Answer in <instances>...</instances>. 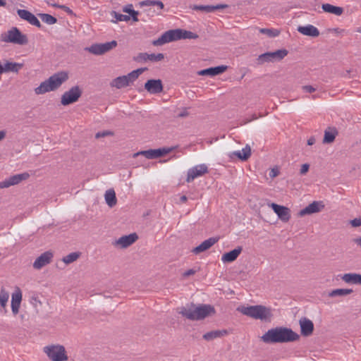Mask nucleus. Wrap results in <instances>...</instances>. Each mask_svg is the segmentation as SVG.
Masks as SVG:
<instances>
[{
    "label": "nucleus",
    "mask_w": 361,
    "mask_h": 361,
    "mask_svg": "<svg viewBox=\"0 0 361 361\" xmlns=\"http://www.w3.org/2000/svg\"><path fill=\"white\" fill-rule=\"evenodd\" d=\"M299 338L300 336L291 329L283 326L271 329L261 337L266 343L293 342Z\"/></svg>",
    "instance_id": "1"
},
{
    "label": "nucleus",
    "mask_w": 361,
    "mask_h": 361,
    "mask_svg": "<svg viewBox=\"0 0 361 361\" xmlns=\"http://www.w3.org/2000/svg\"><path fill=\"white\" fill-rule=\"evenodd\" d=\"M214 312V308L210 305L196 306L194 304H190L180 307L178 312L185 318L195 321L203 319Z\"/></svg>",
    "instance_id": "2"
},
{
    "label": "nucleus",
    "mask_w": 361,
    "mask_h": 361,
    "mask_svg": "<svg viewBox=\"0 0 361 361\" xmlns=\"http://www.w3.org/2000/svg\"><path fill=\"white\" fill-rule=\"evenodd\" d=\"M68 79V74L66 71H60L50 76L43 81L35 89L36 94H43L59 89L61 85Z\"/></svg>",
    "instance_id": "3"
},
{
    "label": "nucleus",
    "mask_w": 361,
    "mask_h": 361,
    "mask_svg": "<svg viewBox=\"0 0 361 361\" xmlns=\"http://www.w3.org/2000/svg\"><path fill=\"white\" fill-rule=\"evenodd\" d=\"M198 35L191 31L182 29L169 30L164 32L158 39L152 42L154 46H161L164 44L181 39H197Z\"/></svg>",
    "instance_id": "4"
},
{
    "label": "nucleus",
    "mask_w": 361,
    "mask_h": 361,
    "mask_svg": "<svg viewBox=\"0 0 361 361\" xmlns=\"http://www.w3.org/2000/svg\"><path fill=\"white\" fill-rule=\"evenodd\" d=\"M237 311L245 316L262 321H269L273 315L270 307L262 305L240 306Z\"/></svg>",
    "instance_id": "5"
},
{
    "label": "nucleus",
    "mask_w": 361,
    "mask_h": 361,
    "mask_svg": "<svg viewBox=\"0 0 361 361\" xmlns=\"http://www.w3.org/2000/svg\"><path fill=\"white\" fill-rule=\"evenodd\" d=\"M0 39L4 42L13 43L18 45H25L28 43L27 35L23 34L20 30L16 27H13L7 32L1 33Z\"/></svg>",
    "instance_id": "6"
},
{
    "label": "nucleus",
    "mask_w": 361,
    "mask_h": 361,
    "mask_svg": "<svg viewBox=\"0 0 361 361\" xmlns=\"http://www.w3.org/2000/svg\"><path fill=\"white\" fill-rule=\"evenodd\" d=\"M44 353L52 361H66L68 356L64 346L61 345H50L44 347Z\"/></svg>",
    "instance_id": "7"
},
{
    "label": "nucleus",
    "mask_w": 361,
    "mask_h": 361,
    "mask_svg": "<svg viewBox=\"0 0 361 361\" xmlns=\"http://www.w3.org/2000/svg\"><path fill=\"white\" fill-rule=\"evenodd\" d=\"M82 93V91L79 86H73L62 94L61 97V104L63 106H68L73 104L79 99Z\"/></svg>",
    "instance_id": "8"
},
{
    "label": "nucleus",
    "mask_w": 361,
    "mask_h": 361,
    "mask_svg": "<svg viewBox=\"0 0 361 361\" xmlns=\"http://www.w3.org/2000/svg\"><path fill=\"white\" fill-rule=\"evenodd\" d=\"M116 46L117 42L116 40H112L105 43L93 44L90 47H87L85 49L92 54L102 55L113 49Z\"/></svg>",
    "instance_id": "9"
},
{
    "label": "nucleus",
    "mask_w": 361,
    "mask_h": 361,
    "mask_svg": "<svg viewBox=\"0 0 361 361\" xmlns=\"http://www.w3.org/2000/svg\"><path fill=\"white\" fill-rule=\"evenodd\" d=\"M288 54V51L286 49H279L273 52H266L259 55L257 58L259 63H264V62H270L275 61H280L283 59Z\"/></svg>",
    "instance_id": "10"
},
{
    "label": "nucleus",
    "mask_w": 361,
    "mask_h": 361,
    "mask_svg": "<svg viewBox=\"0 0 361 361\" xmlns=\"http://www.w3.org/2000/svg\"><path fill=\"white\" fill-rule=\"evenodd\" d=\"M29 177L30 174L27 172L10 176L4 180L0 182V189L6 188L12 185H18L23 180H27Z\"/></svg>",
    "instance_id": "11"
},
{
    "label": "nucleus",
    "mask_w": 361,
    "mask_h": 361,
    "mask_svg": "<svg viewBox=\"0 0 361 361\" xmlns=\"http://www.w3.org/2000/svg\"><path fill=\"white\" fill-rule=\"evenodd\" d=\"M207 173H208V167L207 165L204 164L197 165L188 171L186 181L191 183L196 178L202 176Z\"/></svg>",
    "instance_id": "12"
},
{
    "label": "nucleus",
    "mask_w": 361,
    "mask_h": 361,
    "mask_svg": "<svg viewBox=\"0 0 361 361\" xmlns=\"http://www.w3.org/2000/svg\"><path fill=\"white\" fill-rule=\"evenodd\" d=\"M270 206L282 221L287 222L290 220V211L288 207L276 203H271Z\"/></svg>",
    "instance_id": "13"
},
{
    "label": "nucleus",
    "mask_w": 361,
    "mask_h": 361,
    "mask_svg": "<svg viewBox=\"0 0 361 361\" xmlns=\"http://www.w3.org/2000/svg\"><path fill=\"white\" fill-rule=\"evenodd\" d=\"M145 90L150 94H159L163 91V85L161 80H148L145 84Z\"/></svg>",
    "instance_id": "14"
},
{
    "label": "nucleus",
    "mask_w": 361,
    "mask_h": 361,
    "mask_svg": "<svg viewBox=\"0 0 361 361\" xmlns=\"http://www.w3.org/2000/svg\"><path fill=\"white\" fill-rule=\"evenodd\" d=\"M138 238L135 233H130L128 235H123L119 238L114 243V245L118 246L121 248H126L134 243Z\"/></svg>",
    "instance_id": "15"
},
{
    "label": "nucleus",
    "mask_w": 361,
    "mask_h": 361,
    "mask_svg": "<svg viewBox=\"0 0 361 361\" xmlns=\"http://www.w3.org/2000/svg\"><path fill=\"white\" fill-rule=\"evenodd\" d=\"M17 13L20 18L27 21L30 24L37 27H42V25L37 18L31 12L24 9H18L17 11Z\"/></svg>",
    "instance_id": "16"
},
{
    "label": "nucleus",
    "mask_w": 361,
    "mask_h": 361,
    "mask_svg": "<svg viewBox=\"0 0 361 361\" xmlns=\"http://www.w3.org/2000/svg\"><path fill=\"white\" fill-rule=\"evenodd\" d=\"M324 207V205L322 202H317L314 201L311 204H310L308 206L305 207L304 209H301L298 215L300 216H303L307 214H312L314 213L319 212Z\"/></svg>",
    "instance_id": "17"
},
{
    "label": "nucleus",
    "mask_w": 361,
    "mask_h": 361,
    "mask_svg": "<svg viewBox=\"0 0 361 361\" xmlns=\"http://www.w3.org/2000/svg\"><path fill=\"white\" fill-rule=\"evenodd\" d=\"M53 257V254L49 252H45L39 256L33 263V267L36 269H40L43 267L49 264Z\"/></svg>",
    "instance_id": "18"
},
{
    "label": "nucleus",
    "mask_w": 361,
    "mask_h": 361,
    "mask_svg": "<svg viewBox=\"0 0 361 361\" xmlns=\"http://www.w3.org/2000/svg\"><path fill=\"white\" fill-rule=\"evenodd\" d=\"M299 324L300 326V332L302 336H309L312 334L314 331V324L310 319L306 317H302L299 321Z\"/></svg>",
    "instance_id": "19"
},
{
    "label": "nucleus",
    "mask_w": 361,
    "mask_h": 361,
    "mask_svg": "<svg viewBox=\"0 0 361 361\" xmlns=\"http://www.w3.org/2000/svg\"><path fill=\"white\" fill-rule=\"evenodd\" d=\"M219 240L218 238H209L205 240H204L200 245L198 246L194 247L192 250V252L195 254L198 255L202 252H204L207 250H209L211 247H212L216 243H217Z\"/></svg>",
    "instance_id": "20"
},
{
    "label": "nucleus",
    "mask_w": 361,
    "mask_h": 361,
    "mask_svg": "<svg viewBox=\"0 0 361 361\" xmlns=\"http://www.w3.org/2000/svg\"><path fill=\"white\" fill-rule=\"evenodd\" d=\"M22 300V292L19 288H16L11 296V310L14 315L19 312L20 302Z\"/></svg>",
    "instance_id": "21"
},
{
    "label": "nucleus",
    "mask_w": 361,
    "mask_h": 361,
    "mask_svg": "<svg viewBox=\"0 0 361 361\" xmlns=\"http://www.w3.org/2000/svg\"><path fill=\"white\" fill-rule=\"evenodd\" d=\"M228 6L227 4H217L216 6H210V5H193L191 6L192 10L195 11H201L206 13H212L216 10L224 9L228 8Z\"/></svg>",
    "instance_id": "22"
},
{
    "label": "nucleus",
    "mask_w": 361,
    "mask_h": 361,
    "mask_svg": "<svg viewBox=\"0 0 361 361\" xmlns=\"http://www.w3.org/2000/svg\"><path fill=\"white\" fill-rule=\"evenodd\" d=\"M227 69L226 66H219L216 67L209 68L207 69L201 70L197 72L199 75H209L214 76L224 73Z\"/></svg>",
    "instance_id": "23"
},
{
    "label": "nucleus",
    "mask_w": 361,
    "mask_h": 361,
    "mask_svg": "<svg viewBox=\"0 0 361 361\" xmlns=\"http://www.w3.org/2000/svg\"><path fill=\"white\" fill-rule=\"evenodd\" d=\"M243 250L242 247L238 246L234 250L224 254L221 257V261L224 263H230L235 261Z\"/></svg>",
    "instance_id": "24"
},
{
    "label": "nucleus",
    "mask_w": 361,
    "mask_h": 361,
    "mask_svg": "<svg viewBox=\"0 0 361 361\" xmlns=\"http://www.w3.org/2000/svg\"><path fill=\"white\" fill-rule=\"evenodd\" d=\"M298 31L306 36L318 37L319 35V30L312 25H307L306 26H299Z\"/></svg>",
    "instance_id": "25"
},
{
    "label": "nucleus",
    "mask_w": 361,
    "mask_h": 361,
    "mask_svg": "<svg viewBox=\"0 0 361 361\" xmlns=\"http://www.w3.org/2000/svg\"><path fill=\"white\" fill-rule=\"evenodd\" d=\"M251 156V148L248 145H246L242 150L235 151L230 155L231 158L235 157L242 161L247 160Z\"/></svg>",
    "instance_id": "26"
},
{
    "label": "nucleus",
    "mask_w": 361,
    "mask_h": 361,
    "mask_svg": "<svg viewBox=\"0 0 361 361\" xmlns=\"http://www.w3.org/2000/svg\"><path fill=\"white\" fill-rule=\"evenodd\" d=\"M322 8L324 12L333 13L336 16H341L343 13L342 7L336 6L329 4H324Z\"/></svg>",
    "instance_id": "27"
},
{
    "label": "nucleus",
    "mask_w": 361,
    "mask_h": 361,
    "mask_svg": "<svg viewBox=\"0 0 361 361\" xmlns=\"http://www.w3.org/2000/svg\"><path fill=\"white\" fill-rule=\"evenodd\" d=\"M106 203L109 207H114L117 203L116 192L114 189H109L106 191L104 195Z\"/></svg>",
    "instance_id": "28"
},
{
    "label": "nucleus",
    "mask_w": 361,
    "mask_h": 361,
    "mask_svg": "<svg viewBox=\"0 0 361 361\" xmlns=\"http://www.w3.org/2000/svg\"><path fill=\"white\" fill-rule=\"evenodd\" d=\"M140 154L144 155L147 159H157L161 157L160 149H158L140 151L136 153L135 156Z\"/></svg>",
    "instance_id": "29"
},
{
    "label": "nucleus",
    "mask_w": 361,
    "mask_h": 361,
    "mask_svg": "<svg viewBox=\"0 0 361 361\" xmlns=\"http://www.w3.org/2000/svg\"><path fill=\"white\" fill-rule=\"evenodd\" d=\"M111 85L117 89H121L128 86L129 83L126 75H123L114 79L111 82Z\"/></svg>",
    "instance_id": "30"
},
{
    "label": "nucleus",
    "mask_w": 361,
    "mask_h": 361,
    "mask_svg": "<svg viewBox=\"0 0 361 361\" xmlns=\"http://www.w3.org/2000/svg\"><path fill=\"white\" fill-rule=\"evenodd\" d=\"M23 63H16V62L6 61L4 63L6 73L12 72V73H17L23 68Z\"/></svg>",
    "instance_id": "31"
},
{
    "label": "nucleus",
    "mask_w": 361,
    "mask_h": 361,
    "mask_svg": "<svg viewBox=\"0 0 361 361\" xmlns=\"http://www.w3.org/2000/svg\"><path fill=\"white\" fill-rule=\"evenodd\" d=\"M226 334V331H212L203 335V338L206 341H210L215 338H220Z\"/></svg>",
    "instance_id": "32"
},
{
    "label": "nucleus",
    "mask_w": 361,
    "mask_h": 361,
    "mask_svg": "<svg viewBox=\"0 0 361 361\" xmlns=\"http://www.w3.org/2000/svg\"><path fill=\"white\" fill-rule=\"evenodd\" d=\"M338 132L336 128H329L324 132V143H331L334 141Z\"/></svg>",
    "instance_id": "33"
},
{
    "label": "nucleus",
    "mask_w": 361,
    "mask_h": 361,
    "mask_svg": "<svg viewBox=\"0 0 361 361\" xmlns=\"http://www.w3.org/2000/svg\"><path fill=\"white\" fill-rule=\"evenodd\" d=\"M359 274L356 273H348L345 274L341 276V279L346 283L350 284H357L358 283Z\"/></svg>",
    "instance_id": "34"
},
{
    "label": "nucleus",
    "mask_w": 361,
    "mask_h": 361,
    "mask_svg": "<svg viewBox=\"0 0 361 361\" xmlns=\"http://www.w3.org/2000/svg\"><path fill=\"white\" fill-rule=\"evenodd\" d=\"M133 4H128L126 6H125L122 11L124 12V13H128L132 20L134 21V22H137L139 20L138 18H137V16H138V12L135 11L133 8Z\"/></svg>",
    "instance_id": "35"
},
{
    "label": "nucleus",
    "mask_w": 361,
    "mask_h": 361,
    "mask_svg": "<svg viewBox=\"0 0 361 361\" xmlns=\"http://www.w3.org/2000/svg\"><path fill=\"white\" fill-rule=\"evenodd\" d=\"M353 290L352 289L347 288H338L333 290L330 293L329 296L336 297V296H344L352 293Z\"/></svg>",
    "instance_id": "36"
},
{
    "label": "nucleus",
    "mask_w": 361,
    "mask_h": 361,
    "mask_svg": "<svg viewBox=\"0 0 361 361\" xmlns=\"http://www.w3.org/2000/svg\"><path fill=\"white\" fill-rule=\"evenodd\" d=\"M144 71L145 68H138L126 75V77L128 80L129 85L133 82L139 77V75L143 73Z\"/></svg>",
    "instance_id": "37"
},
{
    "label": "nucleus",
    "mask_w": 361,
    "mask_h": 361,
    "mask_svg": "<svg viewBox=\"0 0 361 361\" xmlns=\"http://www.w3.org/2000/svg\"><path fill=\"white\" fill-rule=\"evenodd\" d=\"M39 16L44 23L48 25H53L57 21L55 17L47 13H39Z\"/></svg>",
    "instance_id": "38"
},
{
    "label": "nucleus",
    "mask_w": 361,
    "mask_h": 361,
    "mask_svg": "<svg viewBox=\"0 0 361 361\" xmlns=\"http://www.w3.org/2000/svg\"><path fill=\"white\" fill-rule=\"evenodd\" d=\"M111 15L116 19L115 20H112V22H114V23H117L118 21L127 22L130 19V16L121 14L114 11H111Z\"/></svg>",
    "instance_id": "39"
},
{
    "label": "nucleus",
    "mask_w": 361,
    "mask_h": 361,
    "mask_svg": "<svg viewBox=\"0 0 361 361\" xmlns=\"http://www.w3.org/2000/svg\"><path fill=\"white\" fill-rule=\"evenodd\" d=\"M79 257L78 252H71L63 258V262L67 264H71L77 260Z\"/></svg>",
    "instance_id": "40"
},
{
    "label": "nucleus",
    "mask_w": 361,
    "mask_h": 361,
    "mask_svg": "<svg viewBox=\"0 0 361 361\" xmlns=\"http://www.w3.org/2000/svg\"><path fill=\"white\" fill-rule=\"evenodd\" d=\"M9 298V294L4 288H1L0 292V304L3 307H5Z\"/></svg>",
    "instance_id": "41"
},
{
    "label": "nucleus",
    "mask_w": 361,
    "mask_h": 361,
    "mask_svg": "<svg viewBox=\"0 0 361 361\" xmlns=\"http://www.w3.org/2000/svg\"><path fill=\"white\" fill-rule=\"evenodd\" d=\"M260 32L265 34L269 37H276L279 35V31L274 29L262 28L259 30Z\"/></svg>",
    "instance_id": "42"
},
{
    "label": "nucleus",
    "mask_w": 361,
    "mask_h": 361,
    "mask_svg": "<svg viewBox=\"0 0 361 361\" xmlns=\"http://www.w3.org/2000/svg\"><path fill=\"white\" fill-rule=\"evenodd\" d=\"M164 59V55L163 54H149L148 60L151 61H160Z\"/></svg>",
    "instance_id": "43"
},
{
    "label": "nucleus",
    "mask_w": 361,
    "mask_h": 361,
    "mask_svg": "<svg viewBox=\"0 0 361 361\" xmlns=\"http://www.w3.org/2000/svg\"><path fill=\"white\" fill-rule=\"evenodd\" d=\"M149 58V54L140 53L137 56L134 57V60L137 62L147 61Z\"/></svg>",
    "instance_id": "44"
},
{
    "label": "nucleus",
    "mask_w": 361,
    "mask_h": 361,
    "mask_svg": "<svg viewBox=\"0 0 361 361\" xmlns=\"http://www.w3.org/2000/svg\"><path fill=\"white\" fill-rule=\"evenodd\" d=\"M302 89L305 92H309V93H312L316 90V89L314 87H312V85H304L302 87Z\"/></svg>",
    "instance_id": "45"
},
{
    "label": "nucleus",
    "mask_w": 361,
    "mask_h": 361,
    "mask_svg": "<svg viewBox=\"0 0 361 361\" xmlns=\"http://www.w3.org/2000/svg\"><path fill=\"white\" fill-rule=\"evenodd\" d=\"M310 168V165L308 164H304L302 165L300 173L301 175L305 174Z\"/></svg>",
    "instance_id": "46"
},
{
    "label": "nucleus",
    "mask_w": 361,
    "mask_h": 361,
    "mask_svg": "<svg viewBox=\"0 0 361 361\" xmlns=\"http://www.w3.org/2000/svg\"><path fill=\"white\" fill-rule=\"evenodd\" d=\"M173 149H174L173 147H170V148L164 147V148H159V149H160V152H161V157H162L165 154L170 153Z\"/></svg>",
    "instance_id": "47"
},
{
    "label": "nucleus",
    "mask_w": 361,
    "mask_h": 361,
    "mask_svg": "<svg viewBox=\"0 0 361 361\" xmlns=\"http://www.w3.org/2000/svg\"><path fill=\"white\" fill-rule=\"evenodd\" d=\"M154 1L155 0H145L140 2V5L147 6H154Z\"/></svg>",
    "instance_id": "48"
},
{
    "label": "nucleus",
    "mask_w": 361,
    "mask_h": 361,
    "mask_svg": "<svg viewBox=\"0 0 361 361\" xmlns=\"http://www.w3.org/2000/svg\"><path fill=\"white\" fill-rule=\"evenodd\" d=\"M112 135V133L110 131H104V132H99L96 134V137H105L106 135Z\"/></svg>",
    "instance_id": "49"
},
{
    "label": "nucleus",
    "mask_w": 361,
    "mask_h": 361,
    "mask_svg": "<svg viewBox=\"0 0 361 361\" xmlns=\"http://www.w3.org/2000/svg\"><path fill=\"white\" fill-rule=\"evenodd\" d=\"M196 273V271L192 269H188L186 271H185L183 274V276L184 277H188L191 275H193Z\"/></svg>",
    "instance_id": "50"
},
{
    "label": "nucleus",
    "mask_w": 361,
    "mask_h": 361,
    "mask_svg": "<svg viewBox=\"0 0 361 361\" xmlns=\"http://www.w3.org/2000/svg\"><path fill=\"white\" fill-rule=\"evenodd\" d=\"M351 225L354 227H357L361 226V219H355L351 221Z\"/></svg>",
    "instance_id": "51"
},
{
    "label": "nucleus",
    "mask_w": 361,
    "mask_h": 361,
    "mask_svg": "<svg viewBox=\"0 0 361 361\" xmlns=\"http://www.w3.org/2000/svg\"><path fill=\"white\" fill-rule=\"evenodd\" d=\"M188 116V111H187V109H183L178 115V116L180 117V118H183V117H186Z\"/></svg>",
    "instance_id": "52"
},
{
    "label": "nucleus",
    "mask_w": 361,
    "mask_h": 361,
    "mask_svg": "<svg viewBox=\"0 0 361 361\" xmlns=\"http://www.w3.org/2000/svg\"><path fill=\"white\" fill-rule=\"evenodd\" d=\"M60 8L63 9V11L67 12L68 13H73L72 10L69 7H68V6H66L65 5H61L60 6Z\"/></svg>",
    "instance_id": "53"
},
{
    "label": "nucleus",
    "mask_w": 361,
    "mask_h": 361,
    "mask_svg": "<svg viewBox=\"0 0 361 361\" xmlns=\"http://www.w3.org/2000/svg\"><path fill=\"white\" fill-rule=\"evenodd\" d=\"M154 6H157L160 9H162L164 8V4L161 1L155 0Z\"/></svg>",
    "instance_id": "54"
},
{
    "label": "nucleus",
    "mask_w": 361,
    "mask_h": 361,
    "mask_svg": "<svg viewBox=\"0 0 361 361\" xmlns=\"http://www.w3.org/2000/svg\"><path fill=\"white\" fill-rule=\"evenodd\" d=\"M278 171L277 170H275V169H272L269 173V176L272 178L274 177H276V176H278Z\"/></svg>",
    "instance_id": "55"
},
{
    "label": "nucleus",
    "mask_w": 361,
    "mask_h": 361,
    "mask_svg": "<svg viewBox=\"0 0 361 361\" xmlns=\"http://www.w3.org/2000/svg\"><path fill=\"white\" fill-rule=\"evenodd\" d=\"M314 142H315V139L313 137L309 138L308 140H307V145H312L314 144Z\"/></svg>",
    "instance_id": "56"
},
{
    "label": "nucleus",
    "mask_w": 361,
    "mask_h": 361,
    "mask_svg": "<svg viewBox=\"0 0 361 361\" xmlns=\"http://www.w3.org/2000/svg\"><path fill=\"white\" fill-rule=\"evenodd\" d=\"M353 241L355 244H357L358 246L361 247V237L355 238Z\"/></svg>",
    "instance_id": "57"
},
{
    "label": "nucleus",
    "mask_w": 361,
    "mask_h": 361,
    "mask_svg": "<svg viewBox=\"0 0 361 361\" xmlns=\"http://www.w3.org/2000/svg\"><path fill=\"white\" fill-rule=\"evenodd\" d=\"M6 133L5 130L0 131V141L6 137Z\"/></svg>",
    "instance_id": "58"
},
{
    "label": "nucleus",
    "mask_w": 361,
    "mask_h": 361,
    "mask_svg": "<svg viewBox=\"0 0 361 361\" xmlns=\"http://www.w3.org/2000/svg\"><path fill=\"white\" fill-rule=\"evenodd\" d=\"M6 73L4 64L2 65L0 63V74Z\"/></svg>",
    "instance_id": "59"
},
{
    "label": "nucleus",
    "mask_w": 361,
    "mask_h": 361,
    "mask_svg": "<svg viewBox=\"0 0 361 361\" xmlns=\"http://www.w3.org/2000/svg\"><path fill=\"white\" fill-rule=\"evenodd\" d=\"M188 198L185 195H182L180 198V201L182 203H185L187 201Z\"/></svg>",
    "instance_id": "60"
},
{
    "label": "nucleus",
    "mask_w": 361,
    "mask_h": 361,
    "mask_svg": "<svg viewBox=\"0 0 361 361\" xmlns=\"http://www.w3.org/2000/svg\"><path fill=\"white\" fill-rule=\"evenodd\" d=\"M49 4L51 5L52 7L59 8H60V6H61V5H59V4H56V3H54V4Z\"/></svg>",
    "instance_id": "61"
},
{
    "label": "nucleus",
    "mask_w": 361,
    "mask_h": 361,
    "mask_svg": "<svg viewBox=\"0 0 361 361\" xmlns=\"http://www.w3.org/2000/svg\"><path fill=\"white\" fill-rule=\"evenodd\" d=\"M358 285H361V274H359V277H358V283H357Z\"/></svg>",
    "instance_id": "62"
},
{
    "label": "nucleus",
    "mask_w": 361,
    "mask_h": 361,
    "mask_svg": "<svg viewBox=\"0 0 361 361\" xmlns=\"http://www.w3.org/2000/svg\"><path fill=\"white\" fill-rule=\"evenodd\" d=\"M6 4L4 0H0V6H4Z\"/></svg>",
    "instance_id": "63"
}]
</instances>
